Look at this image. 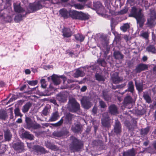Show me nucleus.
<instances>
[{"label": "nucleus", "mask_w": 156, "mask_h": 156, "mask_svg": "<svg viewBox=\"0 0 156 156\" xmlns=\"http://www.w3.org/2000/svg\"><path fill=\"white\" fill-rule=\"evenodd\" d=\"M62 35L64 37L68 38L70 37L73 35V33L70 28L67 27H64L62 30Z\"/></svg>", "instance_id": "nucleus-12"}, {"label": "nucleus", "mask_w": 156, "mask_h": 156, "mask_svg": "<svg viewBox=\"0 0 156 156\" xmlns=\"http://www.w3.org/2000/svg\"><path fill=\"white\" fill-rule=\"evenodd\" d=\"M73 115L70 113H67L64 116L65 123L67 125H71L72 124Z\"/></svg>", "instance_id": "nucleus-14"}, {"label": "nucleus", "mask_w": 156, "mask_h": 156, "mask_svg": "<svg viewBox=\"0 0 156 156\" xmlns=\"http://www.w3.org/2000/svg\"><path fill=\"white\" fill-rule=\"evenodd\" d=\"M27 13L26 12L24 14L21 15L20 14L16 15L14 18L15 22L17 23L20 22L22 20V17H26Z\"/></svg>", "instance_id": "nucleus-32"}, {"label": "nucleus", "mask_w": 156, "mask_h": 156, "mask_svg": "<svg viewBox=\"0 0 156 156\" xmlns=\"http://www.w3.org/2000/svg\"><path fill=\"white\" fill-rule=\"evenodd\" d=\"M109 50L107 48L105 51L104 52V55L105 58H106L107 55L109 53Z\"/></svg>", "instance_id": "nucleus-63"}, {"label": "nucleus", "mask_w": 156, "mask_h": 156, "mask_svg": "<svg viewBox=\"0 0 156 156\" xmlns=\"http://www.w3.org/2000/svg\"><path fill=\"white\" fill-rule=\"evenodd\" d=\"M52 135L55 137H60L62 136L61 131H54L52 133Z\"/></svg>", "instance_id": "nucleus-48"}, {"label": "nucleus", "mask_w": 156, "mask_h": 156, "mask_svg": "<svg viewBox=\"0 0 156 156\" xmlns=\"http://www.w3.org/2000/svg\"><path fill=\"white\" fill-rule=\"evenodd\" d=\"M123 87L122 85H117L116 86L112 85V88L113 89L115 90L118 88H121Z\"/></svg>", "instance_id": "nucleus-56"}, {"label": "nucleus", "mask_w": 156, "mask_h": 156, "mask_svg": "<svg viewBox=\"0 0 156 156\" xmlns=\"http://www.w3.org/2000/svg\"><path fill=\"white\" fill-rule=\"evenodd\" d=\"M99 105L101 108H105L107 105L103 101L101 100L99 101Z\"/></svg>", "instance_id": "nucleus-52"}, {"label": "nucleus", "mask_w": 156, "mask_h": 156, "mask_svg": "<svg viewBox=\"0 0 156 156\" xmlns=\"http://www.w3.org/2000/svg\"><path fill=\"white\" fill-rule=\"evenodd\" d=\"M143 97L146 102L148 103H150L151 102V98L148 94H144L143 95Z\"/></svg>", "instance_id": "nucleus-46"}, {"label": "nucleus", "mask_w": 156, "mask_h": 156, "mask_svg": "<svg viewBox=\"0 0 156 156\" xmlns=\"http://www.w3.org/2000/svg\"><path fill=\"white\" fill-rule=\"evenodd\" d=\"M69 17L73 20H86L89 19V16L82 12L76 10H69Z\"/></svg>", "instance_id": "nucleus-3"}, {"label": "nucleus", "mask_w": 156, "mask_h": 156, "mask_svg": "<svg viewBox=\"0 0 156 156\" xmlns=\"http://www.w3.org/2000/svg\"><path fill=\"white\" fill-rule=\"evenodd\" d=\"M111 30L112 32L115 35V36H116V35L117 34V33L115 31V26H111Z\"/></svg>", "instance_id": "nucleus-60"}, {"label": "nucleus", "mask_w": 156, "mask_h": 156, "mask_svg": "<svg viewBox=\"0 0 156 156\" xmlns=\"http://www.w3.org/2000/svg\"><path fill=\"white\" fill-rule=\"evenodd\" d=\"M32 103L30 102H28L24 105L22 109V112L24 113H26L29 110L30 108L32 106Z\"/></svg>", "instance_id": "nucleus-24"}, {"label": "nucleus", "mask_w": 156, "mask_h": 156, "mask_svg": "<svg viewBox=\"0 0 156 156\" xmlns=\"http://www.w3.org/2000/svg\"><path fill=\"white\" fill-rule=\"evenodd\" d=\"M133 101L132 97L130 95H127L124 98L122 103L125 107H126L128 105L132 104Z\"/></svg>", "instance_id": "nucleus-19"}, {"label": "nucleus", "mask_w": 156, "mask_h": 156, "mask_svg": "<svg viewBox=\"0 0 156 156\" xmlns=\"http://www.w3.org/2000/svg\"><path fill=\"white\" fill-rule=\"evenodd\" d=\"M30 9L33 11H36L38 10L37 7H36L35 5L32 6L30 7Z\"/></svg>", "instance_id": "nucleus-62"}, {"label": "nucleus", "mask_w": 156, "mask_h": 156, "mask_svg": "<svg viewBox=\"0 0 156 156\" xmlns=\"http://www.w3.org/2000/svg\"><path fill=\"white\" fill-rule=\"evenodd\" d=\"M133 123L131 125L129 122H128L127 124V126L128 128L129 129H134L136 128L137 126V122L135 119H133Z\"/></svg>", "instance_id": "nucleus-34"}, {"label": "nucleus", "mask_w": 156, "mask_h": 156, "mask_svg": "<svg viewBox=\"0 0 156 156\" xmlns=\"http://www.w3.org/2000/svg\"><path fill=\"white\" fill-rule=\"evenodd\" d=\"M13 148L16 151H18L19 152H22L24 150V144L21 142H16L13 144Z\"/></svg>", "instance_id": "nucleus-9"}, {"label": "nucleus", "mask_w": 156, "mask_h": 156, "mask_svg": "<svg viewBox=\"0 0 156 156\" xmlns=\"http://www.w3.org/2000/svg\"><path fill=\"white\" fill-rule=\"evenodd\" d=\"M32 149L34 151L36 152L37 154H45L46 153L45 149L39 145H34Z\"/></svg>", "instance_id": "nucleus-15"}, {"label": "nucleus", "mask_w": 156, "mask_h": 156, "mask_svg": "<svg viewBox=\"0 0 156 156\" xmlns=\"http://www.w3.org/2000/svg\"><path fill=\"white\" fill-rule=\"evenodd\" d=\"M64 117L61 118L60 120L55 123L51 124V125L54 127H57L61 126L63 124L64 121Z\"/></svg>", "instance_id": "nucleus-40"}, {"label": "nucleus", "mask_w": 156, "mask_h": 156, "mask_svg": "<svg viewBox=\"0 0 156 156\" xmlns=\"http://www.w3.org/2000/svg\"><path fill=\"white\" fill-rule=\"evenodd\" d=\"M102 95L103 98L105 101H108L111 99V97L107 92L103 91Z\"/></svg>", "instance_id": "nucleus-42"}, {"label": "nucleus", "mask_w": 156, "mask_h": 156, "mask_svg": "<svg viewBox=\"0 0 156 156\" xmlns=\"http://www.w3.org/2000/svg\"><path fill=\"white\" fill-rule=\"evenodd\" d=\"M60 114L57 111L53 112L49 119V122H54L57 120L60 117Z\"/></svg>", "instance_id": "nucleus-16"}, {"label": "nucleus", "mask_w": 156, "mask_h": 156, "mask_svg": "<svg viewBox=\"0 0 156 156\" xmlns=\"http://www.w3.org/2000/svg\"><path fill=\"white\" fill-rule=\"evenodd\" d=\"M41 83L42 87L43 88H46L47 84H46V81L44 79H42L41 80Z\"/></svg>", "instance_id": "nucleus-50"}, {"label": "nucleus", "mask_w": 156, "mask_h": 156, "mask_svg": "<svg viewBox=\"0 0 156 156\" xmlns=\"http://www.w3.org/2000/svg\"><path fill=\"white\" fill-rule=\"evenodd\" d=\"M27 83L30 85L34 86L37 85L38 83L37 80H27Z\"/></svg>", "instance_id": "nucleus-49"}, {"label": "nucleus", "mask_w": 156, "mask_h": 156, "mask_svg": "<svg viewBox=\"0 0 156 156\" xmlns=\"http://www.w3.org/2000/svg\"><path fill=\"white\" fill-rule=\"evenodd\" d=\"M150 17L147 19L146 24L148 27L151 28L154 27L156 24L155 22L156 20V12L154 9H150Z\"/></svg>", "instance_id": "nucleus-4"}, {"label": "nucleus", "mask_w": 156, "mask_h": 156, "mask_svg": "<svg viewBox=\"0 0 156 156\" xmlns=\"http://www.w3.org/2000/svg\"><path fill=\"white\" fill-rule=\"evenodd\" d=\"M5 140L6 141H9L12 137V134L9 129L6 128L3 129Z\"/></svg>", "instance_id": "nucleus-11"}, {"label": "nucleus", "mask_w": 156, "mask_h": 156, "mask_svg": "<svg viewBox=\"0 0 156 156\" xmlns=\"http://www.w3.org/2000/svg\"><path fill=\"white\" fill-rule=\"evenodd\" d=\"M72 7H74L76 9L82 10L84 9L83 5L80 3H75L72 5Z\"/></svg>", "instance_id": "nucleus-43"}, {"label": "nucleus", "mask_w": 156, "mask_h": 156, "mask_svg": "<svg viewBox=\"0 0 156 156\" xmlns=\"http://www.w3.org/2000/svg\"><path fill=\"white\" fill-rule=\"evenodd\" d=\"M62 136H65L67 135L69 133V131L68 130L66 129H64L63 130H61Z\"/></svg>", "instance_id": "nucleus-51"}, {"label": "nucleus", "mask_w": 156, "mask_h": 156, "mask_svg": "<svg viewBox=\"0 0 156 156\" xmlns=\"http://www.w3.org/2000/svg\"><path fill=\"white\" fill-rule=\"evenodd\" d=\"M85 75L84 72L81 70L77 69L74 74V77L75 78H78L79 77H83Z\"/></svg>", "instance_id": "nucleus-33"}, {"label": "nucleus", "mask_w": 156, "mask_h": 156, "mask_svg": "<svg viewBox=\"0 0 156 156\" xmlns=\"http://www.w3.org/2000/svg\"><path fill=\"white\" fill-rule=\"evenodd\" d=\"M22 136L23 138L30 140H34V135L29 133L28 131H25L24 132L22 133Z\"/></svg>", "instance_id": "nucleus-23"}, {"label": "nucleus", "mask_w": 156, "mask_h": 156, "mask_svg": "<svg viewBox=\"0 0 156 156\" xmlns=\"http://www.w3.org/2000/svg\"><path fill=\"white\" fill-rule=\"evenodd\" d=\"M115 23L116 21L113 18H112L111 20V26H114Z\"/></svg>", "instance_id": "nucleus-61"}, {"label": "nucleus", "mask_w": 156, "mask_h": 156, "mask_svg": "<svg viewBox=\"0 0 156 156\" xmlns=\"http://www.w3.org/2000/svg\"><path fill=\"white\" fill-rule=\"evenodd\" d=\"M135 82V85L136 90L139 92H142L143 90V86L142 83H138L136 79L134 80Z\"/></svg>", "instance_id": "nucleus-29"}, {"label": "nucleus", "mask_w": 156, "mask_h": 156, "mask_svg": "<svg viewBox=\"0 0 156 156\" xmlns=\"http://www.w3.org/2000/svg\"><path fill=\"white\" fill-rule=\"evenodd\" d=\"M59 12L61 16L64 19H66L69 17V10L68 11L65 8H63L60 9Z\"/></svg>", "instance_id": "nucleus-17"}, {"label": "nucleus", "mask_w": 156, "mask_h": 156, "mask_svg": "<svg viewBox=\"0 0 156 156\" xmlns=\"http://www.w3.org/2000/svg\"><path fill=\"white\" fill-rule=\"evenodd\" d=\"M50 108V107L48 105H46L42 111L41 112L42 114L44 116H47L49 113Z\"/></svg>", "instance_id": "nucleus-38"}, {"label": "nucleus", "mask_w": 156, "mask_h": 156, "mask_svg": "<svg viewBox=\"0 0 156 156\" xmlns=\"http://www.w3.org/2000/svg\"><path fill=\"white\" fill-rule=\"evenodd\" d=\"M101 123L102 126L104 127L108 128L111 127L110 119L108 117H106L102 119Z\"/></svg>", "instance_id": "nucleus-13"}, {"label": "nucleus", "mask_w": 156, "mask_h": 156, "mask_svg": "<svg viewBox=\"0 0 156 156\" xmlns=\"http://www.w3.org/2000/svg\"><path fill=\"white\" fill-rule=\"evenodd\" d=\"M111 79L112 82L115 84L119 83L122 80L119 76L118 73H115L113 75Z\"/></svg>", "instance_id": "nucleus-22"}, {"label": "nucleus", "mask_w": 156, "mask_h": 156, "mask_svg": "<svg viewBox=\"0 0 156 156\" xmlns=\"http://www.w3.org/2000/svg\"><path fill=\"white\" fill-rule=\"evenodd\" d=\"M128 91L133 93L134 90V85L132 81H130L128 82Z\"/></svg>", "instance_id": "nucleus-39"}, {"label": "nucleus", "mask_w": 156, "mask_h": 156, "mask_svg": "<svg viewBox=\"0 0 156 156\" xmlns=\"http://www.w3.org/2000/svg\"><path fill=\"white\" fill-rule=\"evenodd\" d=\"M113 56L115 59L118 60L123 59L124 58V55L119 51H114Z\"/></svg>", "instance_id": "nucleus-30"}, {"label": "nucleus", "mask_w": 156, "mask_h": 156, "mask_svg": "<svg viewBox=\"0 0 156 156\" xmlns=\"http://www.w3.org/2000/svg\"><path fill=\"white\" fill-rule=\"evenodd\" d=\"M128 11V9H123L122 10H121L119 12V13L120 14H123L126 13Z\"/></svg>", "instance_id": "nucleus-58"}, {"label": "nucleus", "mask_w": 156, "mask_h": 156, "mask_svg": "<svg viewBox=\"0 0 156 156\" xmlns=\"http://www.w3.org/2000/svg\"><path fill=\"white\" fill-rule=\"evenodd\" d=\"M35 5L37 10L41 9L42 8V5L39 2H38L37 3L35 4Z\"/></svg>", "instance_id": "nucleus-55"}, {"label": "nucleus", "mask_w": 156, "mask_h": 156, "mask_svg": "<svg viewBox=\"0 0 156 156\" xmlns=\"http://www.w3.org/2000/svg\"><path fill=\"white\" fill-rule=\"evenodd\" d=\"M82 126L80 124L75 125L74 126H72L71 127L72 131L75 133H78L81 131Z\"/></svg>", "instance_id": "nucleus-25"}, {"label": "nucleus", "mask_w": 156, "mask_h": 156, "mask_svg": "<svg viewBox=\"0 0 156 156\" xmlns=\"http://www.w3.org/2000/svg\"><path fill=\"white\" fill-rule=\"evenodd\" d=\"M97 108L95 106H94L92 109V112L93 115H95L97 113Z\"/></svg>", "instance_id": "nucleus-57"}, {"label": "nucleus", "mask_w": 156, "mask_h": 156, "mask_svg": "<svg viewBox=\"0 0 156 156\" xmlns=\"http://www.w3.org/2000/svg\"><path fill=\"white\" fill-rule=\"evenodd\" d=\"M148 66L146 64L140 63L138 65L136 68V71L137 73H140L142 71L148 69Z\"/></svg>", "instance_id": "nucleus-20"}, {"label": "nucleus", "mask_w": 156, "mask_h": 156, "mask_svg": "<svg viewBox=\"0 0 156 156\" xmlns=\"http://www.w3.org/2000/svg\"><path fill=\"white\" fill-rule=\"evenodd\" d=\"M150 127L147 126L146 128L141 129L140 130V133L141 135L145 136L147 135L150 131Z\"/></svg>", "instance_id": "nucleus-37"}, {"label": "nucleus", "mask_w": 156, "mask_h": 156, "mask_svg": "<svg viewBox=\"0 0 156 156\" xmlns=\"http://www.w3.org/2000/svg\"><path fill=\"white\" fill-rule=\"evenodd\" d=\"M71 143L69 145L70 150L73 152H78L83 146V142L73 136L70 137Z\"/></svg>", "instance_id": "nucleus-2"}, {"label": "nucleus", "mask_w": 156, "mask_h": 156, "mask_svg": "<svg viewBox=\"0 0 156 156\" xmlns=\"http://www.w3.org/2000/svg\"><path fill=\"white\" fill-rule=\"evenodd\" d=\"M87 89V87L85 86H83L80 89L81 92L85 91Z\"/></svg>", "instance_id": "nucleus-64"}, {"label": "nucleus", "mask_w": 156, "mask_h": 156, "mask_svg": "<svg viewBox=\"0 0 156 156\" xmlns=\"http://www.w3.org/2000/svg\"><path fill=\"white\" fill-rule=\"evenodd\" d=\"M8 118L6 111L3 109H0V119L5 120Z\"/></svg>", "instance_id": "nucleus-31"}, {"label": "nucleus", "mask_w": 156, "mask_h": 156, "mask_svg": "<svg viewBox=\"0 0 156 156\" xmlns=\"http://www.w3.org/2000/svg\"><path fill=\"white\" fill-rule=\"evenodd\" d=\"M69 111L72 112H76L80 110V105L74 98L69 100Z\"/></svg>", "instance_id": "nucleus-6"}, {"label": "nucleus", "mask_w": 156, "mask_h": 156, "mask_svg": "<svg viewBox=\"0 0 156 156\" xmlns=\"http://www.w3.org/2000/svg\"><path fill=\"white\" fill-rule=\"evenodd\" d=\"M92 9L95 10L98 13H101L104 10V7L100 1L94 2L93 4Z\"/></svg>", "instance_id": "nucleus-7"}, {"label": "nucleus", "mask_w": 156, "mask_h": 156, "mask_svg": "<svg viewBox=\"0 0 156 156\" xmlns=\"http://www.w3.org/2000/svg\"><path fill=\"white\" fill-rule=\"evenodd\" d=\"M114 132L116 135L120 134L122 132V125L120 122L116 120L114 126Z\"/></svg>", "instance_id": "nucleus-10"}, {"label": "nucleus", "mask_w": 156, "mask_h": 156, "mask_svg": "<svg viewBox=\"0 0 156 156\" xmlns=\"http://www.w3.org/2000/svg\"><path fill=\"white\" fill-rule=\"evenodd\" d=\"M59 149V147L53 144L50 149L52 150L56 151L58 150Z\"/></svg>", "instance_id": "nucleus-54"}, {"label": "nucleus", "mask_w": 156, "mask_h": 156, "mask_svg": "<svg viewBox=\"0 0 156 156\" xmlns=\"http://www.w3.org/2000/svg\"><path fill=\"white\" fill-rule=\"evenodd\" d=\"M97 63L100 66L103 67H105L107 63L104 59H99L97 60Z\"/></svg>", "instance_id": "nucleus-41"}, {"label": "nucleus", "mask_w": 156, "mask_h": 156, "mask_svg": "<svg viewBox=\"0 0 156 156\" xmlns=\"http://www.w3.org/2000/svg\"><path fill=\"white\" fill-rule=\"evenodd\" d=\"M122 156H135V149L132 148L131 149L126 151H124L122 153Z\"/></svg>", "instance_id": "nucleus-21"}, {"label": "nucleus", "mask_w": 156, "mask_h": 156, "mask_svg": "<svg viewBox=\"0 0 156 156\" xmlns=\"http://www.w3.org/2000/svg\"><path fill=\"white\" fill-rule=\"evenodd\" d=\"M141 36L146 39H147L149 37L148 33L145 32L142 33L141 35Z\"/></svg>", "instance_id": "nucleus-53"}, {"label": "nucleus", "mask_w": 156, "mask_h": 156, "mask_svg": "<svg viewBox=\"0 0 156 156\" xmlns=\"http://www.w3.org/2000/svg\"><path fill=\"white\" fill-rule=\"evenodd\" d=\"M26 125L25 128L29 130L37 129L41 127V125L37 123H34L31 118L26 117L25 119Z\"/></svg>", "instance_id": "nucleus-5"}, {"label": "nucleus", "mask_w": 156, "mask_h": 156, "mask_svg": "<svg viewBox=\"0 0 156 156\" xmlns=\"http://www.w3.org/2000/svg\"><path fill=\"white\" fill-rule=\"evenodd\" d=\"M57 99L61 102H64L67 100L66 96L63 93H60L58 94L57 96Z\"/></svg>", "instance_id": "nucleus-27"}, {"label": "nucleus", "mask_w": 156, "mask_h": 156, "mask_svg": "<svg viewBox=\"0 0 156 156\" xmlns=\"http://www.w3.org/2000/svg\"><path fill=\"white\" fill-rule=\"evenodd\" d=\"M146 50L149 52H151L153 53H155L156 51L155 48L153 45H150L148 46Z\"/></svg>", "instance_id": "nucleus-44"}, {"label": "nucleus", "mask_w": 156, "mask_h": 156, "mask_svg": "<svg viewBox=\"0 0 156 156\" xmlns=\"http://www.w3.org/2000/svg\"><path fill=\"white\" fill-rule=\"evenodd\" d=\"M129 17L135 18L136 21L137 23L140 27L142 28L145 21L142 9L141 8H137L135 6L132 7Z\"/></svg>", "instance_id": "nucleus-1"}, {"label": "nucleus", "mask_w": 156, "mask_h": 156, "mask_svg": "<svg viewBox=\"0 0 156 156\" xmlns=\"http://www.w3.org/2000/svg\"><path fill=\"white\" fill-rule=\"evenodd\" d=\"M14 113L16 116L22 117L23 116V115L21 113L20 109L18 108H15L14 110Z\"/></svg>", "instance_id": "nucleus-47"}, {"label": "nucleus", "mask_w": 156, "mask_h": 156, "mask_svg": "<svg viewBox=\"0 0 156 156\" xmlns=\"http://www.w3.org/2000/svg\"><path fill=\"white\" fill-rule=\"evenodd\" d=\"M51 80L55 85H59L60 83L59 77L57 75L53 74L51 76Z\"/></svg>", "instance_id": "nucleus-28"}, {"label": "nucleus", "mask_w": 156, "mask_h": 156, "mask_svg": "<svg viewBox=\"0 0 156 156\" xmlns=\"http://www.w3.org/2000/svg\"><path fill=\"white\" fill-rule=\"evenodd\" d=\"M45 144L46 147L50 149L53 144L51 143L50 142L47 141L46 143Z\"/></svg>", "instance_id": "nucleus-59"}, {"label": "nucleus", "mask_w": 156, "mask_h": 156, "mask_svg": "<svg viewBox=\"0 0 156 156\" xmlns=\"http://www.w3.org/2000/svg\"><path fill=\"white\" fill-rule=\"evenodd\" d=\"M130 28V26L129 23H126L123 24V25L121 27L120 29L123 32H126L127 30Z\"/></svg>", "instance_id": "nucleus-45"}, {"label": "nucleus", "mask_w": 156, "mask_h": 156, "mask_svg": "<svg viewBox=\"0 0 156 156\" xmlns=\"http://www.w3.org/2000/svg\"><path fill=\"white\" fill-rule=\"evenodd\" d=\"M81 102L82 106L86 109H89L92 105L89 99L87 97L83 98L81 100Z\"/></svg>", "instance_id": "nucleus-8"}, {"label": "nucleus", "mask_w": 156, "mask_h": 156, "mask_svg": "<svg viewBox=\"0 0 156 156\" xmlns=\"http://www.w3.org/2000/svg\"><path fill=\"white\" fill-rule=\"evenodd\" d=\"M108 111L111 115H115L118 113L117 107L115 104H111L108 107Z\"/></svg>", "instance_id": "nucleus-18"}, {"label": "nucleus", "mask_w": 156, "mask_h": 156, "mask_svg": "<svg viewBox=\"0 0 156 156\" xmlns=\"http://www.w3.org/2000/svg\"><path fill=\"white\" fill-rule=\"evenodd\" d=\"M74 37L75 39L77 41H79L80 42H83L84 39V37L81 34L79 33L74 35Z\"/></svg>", "instance_id": "nucleus-36"}, {"label": "nucleus", "mask_w": 156, "mask_h": 156, "mask_svg": "<svg viewBox=\"0 0 156 156\" xmlns=\"http://www.w3.org/2000/svg\"><path fill=\"white\" fill-rule=\"evenodd\" d=\"M14 9L15 11L16 12L21 13L25 12V9L21 7L20 4H14Z\"/></svg>", "instance_id": "nucleus-26"}, {"label": "nucleus", "mask_w": 156, "mask_h": 156, "mask_svg": "<svg viewBox=\"0 0 156 156\" xmlns=\"http://www.w3.org/2000/svg\"><path fill=\"white\" fill-rule=\"evenodd\" d=\"M95 79L99 82H104L105 80V78L104 76L98 73H97L95 74Z\"/></svg>", "instance_id": "nucleus-35"}]
</instances>
